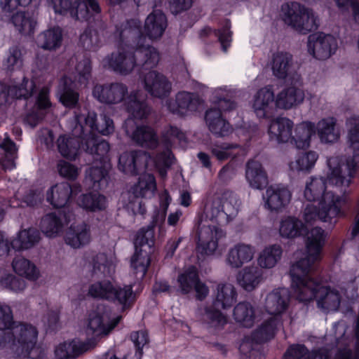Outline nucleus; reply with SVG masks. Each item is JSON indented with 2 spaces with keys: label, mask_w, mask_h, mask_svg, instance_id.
<instances>
[{
  "label": "nucleus",
  "mask_w": 359,
  "mask_h": 359,
  "mask_svg": "<svg viewBox=\"0 0 359 359\" xmlns=\"http://www.w3.org/2000/svg\"><path fill=\"white\" fill-rule=\"evenodd\" d=\"M40 239V232L36 229L29 228L20 231L11 244L15 250H27L34 247Z\"/></svg>",
  "instance_id": "nucleus-45"
},
{
  "label": "nucleus",
  "mask_w": 359,
  "mask_h": 359,
  "mask_svg": "<svg viewBox=\"0 0 359 359\" xmlns=\"http://www.w3.org/2000/svg\"><path fill=\"white\" fill-rule=\"evenodd\" d=\"M304 90L294 86H291L281 90L276 97V107L289 109L302 104L304 100Z\"/></svg>",
  "instance_id": "nucleus-40"
},
{
  "label": "nucleus",
  "mask_w": 359,
  "mask_h": 359,
  "mask_svg": "<svg viewBox=\"0 0 359 359\" xmlns=\"http://www.w3.org/2000/svg\"><path fill=\"white\" fill-rule=\"evenodd\" d=\"M263 280V271L256 266H245L236 276L238 285L247 292L255 290Z\"/></svg>",
  "instance_id": "nucleus-37"
},
{
  "label": "nucleus",
  "mask_w": 359,
  "mask_h": 359,
  "mask_svg": "<svg viewBox=\"0 0 359 359\" xmlns=\"http://www.w3.org/2000/svg\"><path fill=\"white\" fill-rule=\"evenodd\" d=\"M290 302V292L287 288H276L269 292L265 299L264 308L271 315L264 320L250 337L242 340L239 350L249 359H264L259 349L260 344L267 341L276 334L283 324V315L288 309Z\"/></svg>",
  "instance_id": "nucleus-6"
},
{
  "label": "nucleus",
  "mask_w": 359,
  "mask_h": 359,
  "mask_svg": "<svg viewBox=\"0 0 359 359\" xmlns=\"http://www.w3.org/2000/svg\"><path fill=\"white\" fill-rule=\"evenodd\" d=\"M255 252V248L252 245L236 243L229 249L225 257V263L231 269H240L253 259Z\"/></svg>",
  "instance_id": "nucleus-28"
},
{
  "label": "nucleus",
  "mask_w": 359,
  "mask_h": 359,
  "mask_svg": "<svg viewBox=\"0 0 359 359\" xmlns=\"http://www.w3.org/2000/svg\"><path fill=\"white\" fill-rule=\"evenodd\" d=\"M135 253L131 258V266L140 278H143L150 264L149 254L154 245V227L149 226L140 229L136 233L135 241Z\"/></svg>",
  "instance_id": "nucleus-18"
},
{
  "label": "nucleus",
  "mask_w": 359,
  "mask_h": 359,
  "mask_svg": "<svg viewBox=\"0 0 359 359\" xmlns=\"http://www.w3.org/2000/svg\"><path fill=\"white\" fill-rule=\"evenodd\" d=\"M327 236L324 230L314 229L306 241L308 257L294 262L290 269L291 287L295 298L304 303L316 299L318 308L326 313L337 311L341 302L339 292L331 289L314 273L317 269L316 262L322 258Z\"/></svg>",
  "instance_id": "nucleus-1"
},
{
  "label": "nucleus",
  "mask_w": 359,
  "mask_h": 359,
  "mask_svg": "<svg viewBox=\"0 0 359 359\" xmlns=\"http://www.w3.org/2000/svg\"><path fill=\"white\" fill-rule=\"evenodd\" d=\"M88 294L95 298L106 299L120 306L122 311L130 309L135 303L137 295L132 285L123 287L114 285L110 280H104L92 284Z\"/></svg>",
  "instance_id": "nucleus-16"
},
{
  "label": "nucleus",
  "mask_w": 359,
  "mask_h": 359,
  "mask_svg": "<svg viewBox=\"0 0 359 359\" xmlns=\"http://www.w3.org/2000/svg\"><path fill=\"white\" fill-rule=\"evenodd\" d=\"M49 91L50 88L48 86L43 87L36 98V105L39 113H29L26 116L25 121L32 128L35 127L37 123L43 118V113L41 111L43 109H46L50 107V102L49 100Z\"/></svg>",
  "instance_id": "nucleus-49"
},
{
  "label": "nucleus",
  "mask_w": 359,
  "mask_h": 359,
  "mask_svg": "<svg viewBox=\"0 0 359 359\" xmlns=\"http://www.w3.org/2000/svg\"><path fill=\"white\" fill-rule=\"evenodd\" d=\"M220 198L222 212L224 213V222L227 223L237 215L241 202L237 196L230 191L224 192Z\"/></svg>",
  "instance_id": "nucleus-56"
},
{
  "label": "nucleus",
  "mask_w": 359,
  "mask_h": 359,
  "mask_svg": "<svg viewBox=\"0 0 359 359\" xmlns=\"http://www.w3.org/2000/svg\"><path fill=\"white\" fill-rule=\"evenodd\" d=\"M291 198V191L283 184L269 186L263 195L264 207L276 212L285 208L290 203Z\"/></svg>",
  "instance_id": "nucleus-23"
},
{
  "label": "nucleus",
  "mask_w": 359,
  "mask_h": 359,
  "mask_svg": "<svg viewBox=\"0 0 359 359\" xmlns=\"http://www.w3.org/2000/svg\"><path fill=\"white\" fill-rule=\"evenodd\" d=\"M32 0H0V6L3 11L11 13L18 6H26Z\"/></svg>",
  "instance_id": "nucleus-62"
},
{
  "label": "nucleus",
  "mask_w": 359,
  "mask_h": 359,
  "mask_svg": "<svg viewBox=\"0 0 359 359\" xmlns=\"http://www.w3.org/2000/svg\"><path fill=\"white\" fill-rule=\"evenodd\" d=\"M330 354L325 348L309 352L304 345L293 344L288 347L283 359H329Z\"/></svg>",
  "instance_id": "nucleus-43"
},
{
  "label": "nucleus",
  "mask_w": 359,
  "mask_h": 359,
  "mask_svg": "<svg viewBox=\"0 0 359 359\" xmlns=\"http://www.w3.org/2000/svg\"><path fill=\"white\" fill-rule=\"evenodd\" d=\"M245 179L250 187L255 189H263L268 184V177L262 164L254 159L246 164Z\"/></svg>",
  "instance_id": "nucleus-41"
},
{
  "label": "nucleus",
  "mask_w": 359,
  "mask_h": 359,
  "mask_svg": "<svg viewBox=\"0 0 359 359\" xmlns=\"http://www.w3.org/2000/svg\"><path fill=\"white\" fill-rule=\"evenodd\" d=\"M81 191L80 184L72 187L69 183L62 182L50 187L46 193V200L55 208H62L68 204L72 194Z\"/></svg>",
  "instance_id": "nucleus-29"
},
{
  "label": "nucleus",
  "mask_w": 359,
  "mask_h": 359,
  "mask_svg": "<svg viewBox=\"0 0 359 359\" xmlns=\"http://www.w3.org/2000/svg\"><path fill=\"white\" fill-rule=\"evenodd\" d=\"M62 30L59 27H50L37 36V46L42 49L55 50L59 48L62 43Z\"/></svg>",
  "instance_id": "nucleus-44"
},
{
  "label": "nucleus",
  "mask_w": 359,
  "mask_h": 359,
  "mask_svg": "<svg viewBox=\"0 0 359 359\" xmlns=\"http://www.w3.org/2000/svg\"><path fill=\"white\" fill-rule=\"evenodd\" d=\"M281 11L284 22L300 33L306 34L318 27L319 20L313 11L299 3H286Z\"/></svg>",
  "instance_id": "nucleus-17"
},
{
  "label": "nucleus",
  "mask_w": 359,
  "mask_h": 359,
  "mask_svg": "<svg viewBox=\"0 0 359 359\" xmlns=\"http://www.w3.org/2000/svg\"><path fill=\"white\" fill-rule=\"evenodd\" d=\"M93 96L99 102L108 105L123 102L126 110L133 117L124 123L127 136L141 147L154 149L158 146V139L154 129L149 126H137L133 119L147 118L151 111L147 95L142 90H133L128 94L127 86L120 82L96 84Z\"/></svg>",
  "instance_id": "nucleus-2"
},
{
  "label": "nucleus",
  "mask_w": 359,
  "mask_h": 359,
  "mask_svg": "<svg viewBox=\"0 0 359 359\" xmlns=\"http://www.w3.org/2000/svg\"><path fill=\"white\" fill-rule=\"evenodd\" d=\"M314 229H320L323 230L322 228L316 226L312 228L310 231H307L306 226L302 220L294 216H285L283 217L280 222L279 233L283 238H293L300 236H305V245L306 246L308 236ZM306 253L304 257L301 258L299 257L301 252H297L294 254L296 259H297L296 262L302 259H306L308 257L306 248Z\"/></svg>",
  "instance_id": "nucleus-22"
},
{
  "label": "nucleus",
  "mask_w": 359,
  "mask_h": 359,
  "mask_svg": "<svg viewBox=\"0 0 359 359\" xmlns=\"http://www.w3.org/2000/svg\"><path fill=\"white\" fill-rule=\"evenodd\" d=\"M56 13L69 14L76 20L86 21L88 27L81 34L79 43L88 50L95 51L101 40L98 32L92 29V22H99L100 8L97 0H50Z\"/></svg>",
  "instance_id": "nucleus-10"
},
{
  "label": "nucleus",
  "mask_w": 359,
  "mask_h": 359,
  "mask_svg": "<svg viewBox=\"0 0 359 359\" xmlns=\"http://www.w3.org/2000/svg\"><path fill=\"white\" fill-rule=\"evenodd\" d=\"M162 141L164 149L158 152L155 157L151 156L149 153L135 150L124 152L118 158V169L122 172L135 175L146 169H156L161 178L167 176L168 169L173 163L174 156L171 151V147L176 142H185V135L178 128L169 126L162 132Z\"/></svg>",
  "instance_id": "nucleus-7"
},
{
  "label": "nucleus",
  "mask_w": 359,
  "mask_h": 359,
  "mask_svg": "<svg viewBox=\"0 0 359 359\" xmlns=\"http://www.w3.org/2000/svg\"><path fill=\"white\" fill-rule=\"evenodd\" d=\"M215 299L211 306L205 307L204 313L202 309L197 311L198 315L203 316V320L207 325L215 330H221L227 323L226 316L215 307L220 306L226 309L232 306L236 302L237 292L233 285L229 283H221L217 285Z\"/></svg>",
  "instance_id": "nucleus-15"
},
{
  "label": "nucleus",
  "mask_w": 359,
  "mask_h": 359,
  "mask_svg": "<svg viewBox=\"0 0 359 359\" xmlns=\"http://www.w3.org/2000/svg\"><path fill=\"white\" fill-rule=\"evenodd\" d=\"M83 266L91 272L92 277H111L114 273V266L107 259L104 253L87 252L83 257Z\"/></svg>",
  "instance_id": "nucleus-27"
},
{
  "label": "nucleus",
  "mask_w": 359,
  "mask_h": 359,
  "mask_svg": "<svg viewBox=\"0 0 359 359\" xmlns=\"http://www.w3.org/2000/svg\"><path fill=\"white\" fill-rule=\"evenodd\" d=\"M0 287L13 292H20L26 287V283L6 270L0 269Z\"/></svg>",
  "instance_id": "nucleus-58"
},
{
  "label": "nucleus",
  "mask_w": 359,
  "mask_h": 359,
  "mask_svg": "<svg viewBox=\"0 0 359 359\" xmlns=\"http://www.w3.org/2000/svg\"><path fill=\"white\" fill-rule=\"evenodd\" d=\"M130 339L136 348L135 356L141 359L143 348L149 343L147 332L145 330L133 332L130 334Z\"/></svg>",
  "instance_id": "nucleus-60"
},
{
  "label": "nucleus",
  "mask_w": 359,
  "mask_h": 359,
  "mask_svg": "<svg viewBox=\"0 0 359 359\" xmlns=\"http://www.w3.org/2000/svg\"><path fill=\"white\" fill-rule=\"evenodd\" d=\"M59 174L68 180H74L79 175V169L72 164L65 161H60L57 163Z\"/></svg>",
  "instance_id": "nucleus-61"
},
{
  "label": "nucleus",
  "mask_w": 359,
  "mask_h": 359,
  "mask_svg": "<svg viewBox=\"0 0 359 359\" xmlns=\"http://www.w3.org/2000/svg\"><path fill=\"white\" fill-rule=\"evenodd\" d=\"M292 64V55L286 52H277L272 56L271 68L275 76L285 79Z\"/></svg>",
  "instance_id": "nucleus-54"
},
{
  "label": "nucleus",
  "mask_w": 359,
  "mask_h": 359,
  "mask_svg": "<svg viewBox=\"0 0 359 359\" xmlns=\"http://www.w3.org/2000/svg\"><path fill=\"white\" fill-rule=\"evenodd\" d=\"M104 309L103 306H99L96 311L90 313L87 329L88 334L95 338L106 336L121 320V316L111 320Z\"/></svg>",
  "instance_id": "nucleus-21"
},
{
  "label": "nucleus",
  "mask_w": 359,
  "mask_h": 359,
  "mask_svg": "<svg viewBox=\"0 0 359 359\" xmlns=\"http://www.w3.org/2000/svg\"><path fill=\"white\" fill-rule=\"evenodd\" d=\"M74 67L69 76H64L60 81L57 96L60 102L67 107H74L78 102L79 88H86L91 78L92 66L90 59L86 53H79L72 57L67 63L69 70Z\"/></svg>",
  "instance_id": "nucleus-13"
},
{
  "label": "nucleus",
  "mask_w": 359,
  "mask_h": 359,
  "mask_svg": "<svg viewBox=\"0 0 359 359\" xmlns=\"http://www.w3.org/2000/svg\"><path fill=\"white\" fill-rule=\"evenodd\" d=\"M211 151L219 161L233 159L240 156L243 157L247 154L246 149L239 144L226 142L215 143ZM238 166V163L231 160L219 170L217 176L219 180L223 183L230 182L236 175Z\"/></svg>",
  "instance_id": "nucleus-19"
},
{
  "label": "nucleus",
  "mask_w": 359,
  "mask_h": 359,
  "mask_svg": "<svg viewBox=\"0 0 359 359\" xmlns=\"http://www.w3.org/2000/svg\"><path fill=\"white\" fill-rule=\"evenodd\" d=\"M23 62L22 50L18 46L11 47L4 62V67L8 71H13L21 68Z\"/></svg>",
  "instance_id": "nucleus-59"
},
{
  "label": "nucleus",
  "mask_w": 359,
  "mask_h": 359,
  "mask_svg": "<svg viewBox=\"0 0 359 359\" xmlns=\"http://www.w3.org/2000/svg\"><path fill=\"white\" fill-rule=\"evenodd\" d=\"M201 36H208L210 39H217L220 43L223 51L226 52L228 47L230 46L231 41L230 22L229 21H225L223 27L218 29H212L210 27H205L201 31Z\"/></svg>",
  "instance_id": "nucleus-53"
},
{
  "label": "nucleus",
  "mask_w": 359,
  "mask_h": 359,
  "mask_svg": "<svg viewBox=\"0 0 359 359\" xmlns=\"http://www.w3.org/2000/svg\"><path fill=\"white\" fill-rule=\"evenodd\" d=\"M318 158L315 151H299L288 162L289 170L297 174H309L315 168Z\"/></svg>",
  "instance_id": "nucleus-35"
},
{
  "label": "nucleus",
  "mask_w": 359,
  "mask_h": 359,
  "mask_svg": "<svg viewBox=\"0 0 359 359\" xmlns=\"http://www.w3.org/2000/svg\"><path fill=\"white\" fill-rule=\"evenodd\" d=\"M222 200L219 195L208 197L204 209L196 219V227L198 238L196 250L201 255H212L217 248L219 241L225 238L226 233L212 223L224 224V212L221 209Z\"/></svg>",
  "instance_id": "nucleus-9"
},
{
  "label": "nucleus",
  "mask_w": 359,
  "mask_h": 359,
  "mask_svg": "<svg viewBox=\"0 0 359 359\" xmlns=\"http://www.w3.org/2000/svg\"><path fill=\"white\" fill-rule=\"evenodd\" d=\"M12 266L17 274L24 276L29 280H36L39 277V269L25 258L15 257L12 262Z\"/></svg>",
  "instance_id": "nucleus-55"
},
{
  "label": "nucleus",
  "mask_w": 359,
  "mask_h": 359,
  "mask_svg": "<svg viewBox=\"0 0 359 359\" xmlns=\"http://www.w3.org/2000/svg\"><path fill=\"white\" fill-rule=\"evenodd\" d=\"M329 172L330 168L326 177L312 175L305 182L304 198L309 202H318V206L313 204L305 205L302 217L306 224L316 221L332 224L336 222L337 218L345 216L343 206L348 203L347 196L345 194H336L329 189L327 183L344 191L349 186H337L330 183L328 180Z\"/></svg>",
  "instance_id": "nucleus-5"
},
{
  "label": "nucleus",
  "mask_w": 359,
  "mask_h": 359,
  "mask_svg": "<svg viewBox=\"0 0 359 359\" xmlns=\"http://www.w3.org/2000/svg\"><path fill=\"white\" fill-rule=\"evenodd\" d=\"M276 99L273 88L267 86L260 88L253 98L252 109L259 118H270L273 116Z\"/></svg>",
  "instance_id": "nucleus-24"
},
{
  "label": "nucleus",
  "mask_w": 359,
  "mask_h": 359,
  "mask_svg": "<svg viewBox=\"0 0 359 359\" xmlns=\"http://www.w3.org/2000/svg\"><path fill=\"white\" fill-rule=\"evenodd\" d=\"M37 328L29 323H15L11 308L0 305V350L10 357L48 359V350L38 343Z\"/></svg>",
  "instance_id": "nucleus-4"
},
{
  "label": "nucleus",
  "mask_w": 359,
  "mask_h": 359,
  "mask_svg": "<svg viewBox=\"0 0 359 359\" xmlns=\"http://www.w3.org/2000/svg\"><path fill=\"white\" fill-rule=\"evenodd\" d=\"M294 123L287 117L278 116L270 121L268 134L270 140L278 143L290 142Z\"/></svg>",
  "instance_id": "nucleus-34"
},
{
  "label": "nucleus",
  "mask_w": 359,
  "mask_h": 359,
  "mask_svg": "<svg viewBox=\"0 0 359 359\" xmlns=\"http://www.w3.org/2000/svg\"><path fill=\"white\" fill-rule=\"evenodd\" d=\"M316 135V123L303 121L293 127L290 143L298 149L310 147L311 140Z\"/></svg>",
  "instance_id": "nucleus-32"
},
{
  "label": "nucleus",
  "mask_w": 359,
  "mask_h": 359,
  "mask_svg": "<svg viewBox=\"0 0 359 359\" xmlns=\"http://www.w3.org/2000/svg\"><path fill=\"white\" fill-rule=\"evenodd\" d=\"M201 100L196 93L187 91L179 92L175 96V100H169L166 103L168 109L174 114L184 116L189 112L198 109Z\"/></svg>",
  "instance_id": "nucleus-25"
},
{
  "label": "nucleus",
  "mask_w": 359,
  "mask_h": 359,
  "mask_svg": "<svg viewBox=\"0 0 359 359\" xmlns=\"http://www.w3.org/2000/svg\"><path fill=\"white\" fill-rule=\"evenodd\" d=\"M233 318L241 326L251 327L255 322L254 306L248 302H241L233 310Z\"/></svg>",
  "instance_id": "nucleus-47"
},
{
  "label": "nucleus",
  "mask_w": 359,
  "mask_h": 359,
  "mask_svg": "<svg viewBox=\"0 0 359 359\" xmlns=\"http://www.w3.org/2000/svg\"><path fill=\"white\" fill-rule=\"evenodd\" d=\"M72 134L60 135L57 140V147L60 154L65 158L74 160L82 149L85 130H97L103 135L111 134L114 130V122L106 114H101L97 118L95 111H88L86 108H78L74 111Z\"/></svg>",
  "instance_id": "nucleus-8"
},
{
  "label": "nucleus",
  "mask_w": 359,
  "mask_h": 359,
  "mask_svg": "<svg viewBox=\"0 0 359 359\" xmlns=\"http://www.w3.org/2000/svg\"><path fill=\"white\" fill-rule=\"evenodd\" d=\"M142 83L148 93L160 99L169 96L172 90V83L167 77L155 70L149 71L144 76Z\"/></svg>",
  "instance_id": "nucleus-26"
},
{
  "label": "nucleus",
  "mask_w": 359,
  "mask_h": 359,
  "mask_svg": "<svg viewBox=\"0 0 359 359\" xmlns=\"http://www.w3.org/2000/svg\"><path fill=\"white\" fill-rule=\"evenodd\" d=\"M75 219L73 211L63 212L57 217L55 213L46 215L41 221V229L47 237H55L62 231V226Z\"/></svg>",
  "instance_id": "nucleus-30"
},
{
  "label": "nucleus",
  "mask_w": 359,
  "mask_h": 359,
  "mask_svg": "<svg viewBox=\"0 0 359 359\" xmlns=\"http://www.w3.org/2000/svg\"><path fill=\"white\" fill-rule=\"evenodd\" d=\"M85 130L82 149L93 155L94 161L86 170V182L92 189L102 190L107 187L109 182V171L111 167L107 156L109 144L95 134V132L100 133L97 130Z\"/></svg>",
  "instance_id": "nucleus-11"
},
{
  "label": "nucleus",
  "mask_w": 359,
  "mask_h": 359,
  "mask_svg": "<svg viewBox=\"0 0 359 359\" xmlns=\"http://www.w3.org/2000/svg\"><path fill=\"white\" fill-rule=\"evenodd\" d=\"M283 250L279 245H271L266 247L259 254L257 263L261 268L271 269L280 261Z\"/></svg>",
  "instance_id": "nucleus-52"
},
{
  "label": "nucleus",
  "mask_w": 359,
  "mask_h": 359,
  "mask_svg": "<svg viewBox=\"0 0 359 359\" xmlns=\"http://www.w3.org/2000/svg\"><path fill=\"white\" fill-rule=\"evenodd\" d=\"M39 140L43 144L47 149H51L54 146V135L48 128L41 129L38 134Z\"/></svg>",
  "instance_id": "nucleus-63"
},
{
  "label": "nucleus",
  "mask_w": 359,
  "mask_h": 359,
  "mask_svg": "<svg viewBox=\"0 0 359 359\" xmlns=\"http://www.w3.org/2000/svg\"><path fill=\"white\" fill-rule=\"evenodd\" d=\"M168 27L167 18L160 11H154L146 18L144 25V32L151 40L155 41L161 39Z\"/></svg>",
  "instance_id": "nucleus-36"
},
{
  "label": "nucleus",
  "mask_w": 359,
  "mask_h": 359,
  "mask_svg": "<svg viewBox=\"0 0 359 359\" xmlns=\"http://www.w3.org/2000/svg\"><path fill=\"white\" fill-rule=\"evenodd\" d=\"M347 125V142L353 156L346 161L342 156H332L327 161L328 180L337 186H350L359 168V116L349 118Z\"/></svg>",
  "instance_id": "nucleus-12"
},
{
  "label": "nucleus",
  "mask_w": 359,
  "mask_h": 359,
  "mask_svg": "<svg viewBox=\"0 0 359 359\" xmlns=\"http://www.w3.org/2000/svg\"><path fill=\"white\" fill-rule=\"evenodd\" d=\"M65 243L73 248H80L88 245L91 240L90 226L82 223L71 226L65 236Z\"/></svg>",
  "instance_id": "nucleus-42"
},
{
  "label": "nucleus",
  "mask_w": 359,
  "mask_h": 359,
  "mask_svg": "<svg viewBox=\"0 0 359 359\" xmlns=\"http://www.w3.org/2000/svg\"><path fill=\"white\" fill-rule=\"evenodd\" d=\"M194 290L196 292V299L200 301L204 299L209 294L208 287L204 283L201 282L200 278H198L197 283L195 284Z\"/></svg>",
  "instance_id": "nucleus-64"
},
{
  "label": "nucleus",
  "mask_w": 359,
  "mask_h": 359,
  "mask_svg": "<svg viewBox=\"0 0 359 359\" xmlns=\"http://www.w3.org/2000/svg\"><path fill=\"white\" fill-rule=\"evenodd\" d=\"M34 88L35 83L25 77L20 86H9L7 87L0 82V105L9 102L10 99H27L33 94Z\"/></svg>",
  "instance_id": "nucleus-33"
},
{
  "label": "nucleus",
  "mask_w": 359,
  "mask_h": 359,
  "mask_svg": "<svg viewBox=\"0 0 359 359\" xmlns=\"http://www.w3.org/2000/svg\"><path fill=\"white\" fill-rule=\"evenodd\" d=\"M77 203L79 207L90 212L101 211L107 206V198L98 193L82 194Z\"/></svg>",
  "instance_id": "nucleus-50"
},
{
  "label": "nucleus",
  "mask_w": 359,
  "mask_h": 359,
  "mask_svg": "<svg viewBox=\"0 0 359 359\" xmlns=\"http://www.w3.org/2000/svg\"><path fill=\"white\" fill-rule=\"evenodd\" d=\"M233 92L225 87L216 88L213 92L215 107L205 113V120L210 131L219 137L228 135L231 132V127L222 116V111L233 109L236 104L232 100Z\"/></svg>",
  "instance_id": "nucleus-14"
},
{
  "label": "nucleus",
  "mask_w": 359,
  "mask_h": 359,
  "mask_svg": "<svg viewBox=\"0 0 359 359\" xmlns=\"http://www.w3.org/2000/svg\"><path fill=\"white\" fill-rule=\"evenodd\" d=\"M0 148L4 151V158L0 159V165L5 170H11L15 168V161L17 158L16 144L9 138H5L0 143Z\"/></svg>",
  "instance_id": "nucleus-57"
},
{
  "label": "nucleus",
  "mask_w": 359,
  "mask_h": 359,
  "mask_svg": "<svg viewBox=\"0 0 359 359\" xmlns=\"http://www.w3.org/2000/svg\"><path fill=\"white\" fill-rule=\"evenodd\" d=\"M336 119L327 117L320 120L316 125V133L322 143H333L339 138V133L335 129Z\"/></svg>",
  "instance_id": "nucleus-46"
},
{
  "label": "nucleus",
  "mask_w": 359,
  "mask_h": 359,
  "mask_svg": "<svg viewBox=\"0 0 359 359\" xmlns=\"http://www.w3.org/2000/svg\"><path fill=\"white\" fill-rule=\"evenodd\" d=\"M156 190L155 177L152 174L144 173L130 187L128 193L135 198L150 199L154 196Z\"/></svg>",
  "instance_id": "nucleus-38"
},
{
  "label": "nucleus",
  "mask_w": 359,
  "mask_h": 359,
  "mask_svg": "<svg viewBox=\"0 0 359 359\" xmlns=\"http://www.w3.org/2000/svg\"><path fill=\"white\" fill-rule=\"evenodd\" d=\"M199 278L198 271L196 266H191L180 273L177 283L178 290L183 294H187L193 291L195 284Z\"/></svg>",
  "instance_id": "nucleus-51"
},
{
  "label": "nucleus",
  "mask_w": 359,
  "mask_h": 359,
  "mask_svg": "<svg viewBox=\"0 0 359 359\" xmlns=\"http://www.w3.org/2000/svg\"><path fill=\"white\" fill-rule=\"evenodd\" d=\"M141 29V22L138 19L127 20L116 27L114 34L119 39L118 50L102 60L104 67L127 75L133 70L140 73L142 69H151L158 65L159 52L146 43V36Z\"/></svg>",
  "instance_id": "nucleus-3"
},
{
  "label": "nucleus",
  "mask_w": 359,
  "mask_h": 359,
  "mask_svg": "<svg viewBox=\"0 0 359 359\" xmlns=\"http://www.w3.org/2000/svg\"><path fill=\"white\" fill-rule=\"evenodd\" d=\"M308 52L317 60H325L335 53L338 44L337 39L322 32L310 34L308 37Z\"/></svg>",
  "instance_id": "nucleus-20"
},
{
  "label": "nucleus",
  "mask_w": 359,
  "mask_h": 359,
  "mask_svg": "<svg viewBox=\"0 0 359 359\" xmlns=\"http://www.w3.org/2000/svg\"><path fill=\"white\" fill-rule=\"evenodd\" d=\"M23 189L21 188L18 191L15 196L8 202L3 201V199L0 198V222L3 220L5 210L8 207L34 206L41 203L43 197V191L39 189H30L27 195L20 198Z\"/></svg>",
  "instance_id": "nucleus-31"
},
{
  "label": "nucleus",
  "mask_w": 359,
  "mask_h": 359,
  "mask_svg": "<svg viewBox=\"0 0 359 359\" xmlns=\"http://www.w3.org/2000/svg\"><path fill=\"white\" fill-rule=\"evenodd\" d=\"M93 346V343L91 341H81L79 339H74L56 346L55 355L56 359H74Z\"/></svg>",
  "instance_id": "nucleus-39"
},
{
  "label": "nucleus",
  "mask_w": 359,
  "mask_h": 359,
  "mask_svg": "<svg viewBox=\"0 0 359 359\" xmlns=\"http://www.w3.org/2000/svg\"><path fill=\"white\" fill-rule=\"evenodd\" d=\"M12 23L16 29L24 35H32L36 27V20L33 13L18 12L12 16Z\"/></svg>",
  "instance_id": "nucleus-48"
}]
</instances>
